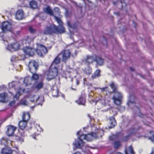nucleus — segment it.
I'll return each mask as SVG.
<instances>
[{"instance_id": "f257e3e1", "label": "nucleus", "mask_w": 154, "mask_h": 154, "mask_svg": "<svg viewBox=\"0 0 154 154\" xmlns=\"http://www.w3.org/2000/svg\"><path fill=\"white\" fill-rule=\"evenodd\" d=\"M91 128V132L87 134L82 132L81 130L77 132L76 135L77 138L75 139V142L73 143V145L75 147V148H73L74 150L76 148L82 149V148L85 145L84 140L91 141L93 138H101L103 135V131L102 129L97 128L96 125H93Z\"/></svg>"}, {"instance_id": "f03ea898", "label": "nucleus", "mask_w": 154, "mask_h": 154, "mask_svg": "<svg viewBox=\"0 0 154 154\" xmlns=\"http://www.w3.org/2000/svg\"><path fill=\"white\" fill-rule=\"evenodd\" d=\"M110 86L112 89V92L114 93V95L112 97L113 102L116 105L119 106L121 103L122 95L116 90V86L114 83H112Z\"/></svg>"}, {"instance_id": "7ed1b4c3", "label": "nucleus", "mask_w": 154, "mask_h": 154, "mask_svg": "<svg viewBox=\"0 0 154 154\" xmlns=\"http://www.w3.org/2000/svg\"><path fill=\"white\" fill-rule=\"evenodd\" d=\"M64 29L62 27H60L59 29H58V27L53 25L49 26H47L43 32L45 34H51L53 33H63Z\"/></svg>"}, {"instance_id": "20e7f679", "label": "nucleus", "mask_w": 154, "mask_h": 154, "mask_svg": "<svg viewBox=\"0 0 154 154\" xmlns=\"http://www.w3.org/2000/svg\"><path fill=\"white\" fill-rule=\"evenodd\" d=\"M34 126V128L33 129L34 134H32L31 136L35 139H36L35 137L39 135L40 133L42 131V128L40 127L39 125L37 124H35L34 122H32L29 124L27 126L28 128V129L31 128V127Z\"/></svg>"}, {"instance_id": "39448f33", "label": "nucleus", "mask_w": 154, "mask_h": 154, "mask_svg": "<svg viewBox=\"0 0 154 154\" xmlns=\"http://www.w3.org/2000/svg\"><path fill=\"white\" fill-rule=\"evenodd\" d=\"M17 84L16 82H14L11 83H9L8 84L9 88H13L15 90L16 93V94L13 97L14 99H16L17 100L21 94L24 92V89L22 88H19L18 89H16V86Z\"/></svg>"}, {"instance_id": "423d86ee", "label": "nucleus", "mask_w": 154, "mask_h": 154, "mask_svg": "<svg viewBox=\"0 0 154 154\" xmlns=\"http://www.w3.org/2000/svg\"><path fill=\"white\" fill-rule=\"evenodd\" d=\"M122 135V133H119L115 134L112 135L109 137L110 140H115L113 144L115 149L119 148L121 146V144L120 142L117 140L121 139V137Z\"/></svg>"}, {"instance_id": "0eeeda50", "label": "nucleus", "mask_w": 154, "mask_h": 154, "mask_svg": "<svg viewBox=\"0 0 154 154\" xmlns=\"http://www.w3.org/2000/svg\"><path fill=\"white\" fill-rule=\"evenodd\" d=\"M58 73V69L57 67H52L51 66L49 69L47 73V79L49 81L54 78L56 77Z\"/></svg>"}, {"instance_id": "6e6552de", "label": "nucleus", "mask_w": 154, "mask_h": 154, "mask_svg": "<svg viewBox=\"0 0 154 154\" xmlns=\"http://www.w3.org/2000/svg\"><path fill=\"white\" fill-rule=\"evenodd\" d=\"M11 26V24L8 21L4 22L2 24V28L0 27V37H2L4 32L7 31H10Z\"/></svg>"}, {"instance_id": "1a4fd4ad", "label": "nucleus", "mask_w": 154, "mask_h": 154, "mask_svg": "<svg viewBox=\"0 0 154 154\" xmlns=\"http://www.w3.org/2000/svg\"><path fill=\"white\" fill-rule=\"evenodd\" d=\"M36 52L41 57H43L48 53L47 48L42 44H36Z\"/></svg>"}, {"instance_id": "9d476101", "label": "nucleus", "mask_w": 154, "mask_h": 154, "mask_svg": "<svg viewBox=\"0 0 154 154\" xmlns=\"http://www.w3.org/2000/svg\"><path fill=\"white\" fill-rule=\"evenodd\" d=\"M31 102L36 103L38 105H42V103L44 101V97L42 96L39 97L38 95H33L30 97Z\"/></svg>"}, {"instance_id": "9b49d317", "label": "nucleus", "mask_w": 154, "mask_h": 154, "mask_svg": "<svg viewBox=\"0 0 154 154\" xmlns=\"http://www.w3.org/2000/svg\"><path fill=\"white\" fill-rule=\"evenodd\" d=\"M43 85L42 81H36L32 87L31 91L35 92H38L43 88Z\"/></svg>"}, {"instance_id": "f8f14e48", "label": "nucleus", "mask_w": 154, "mask_h": 154, "mask_svg": "<svg viewBox=\"0 0 154 154\" xmlns=\"http://www.w3.org/2000/svg\"><path fill=\"white\" fill-rule=\"evenodd\" d=\"M141 128V127L138 126L137 125H135L134 127L132 128L128 131V133L129 134L123 138L122 140L124 141L127 140L129 138L130 135H132L135 133L137 132Z\"/></svg>"}, {"instance_id": "ddd939ff", "label": "nucleus", "mask_w": 154, "mask_h": 154, "mask_svg": "<svg viewBox=\"0 0 154 154\" xmlns=\"http://www.w3.org/2000/svg\"><path fill=\"white\" fill-rule=\"evenodd\" d=\"M38 66L37 63L33 60L30 61L28 66L29 71L31 73L36 72Z\"/></svg>"}, {"instance_id": "4468645a", "label": "nucleus", "mask_w": 154, "mask_h": 154, "mask_svg": "<svg viewBox=\"0 0 154 154\" xmlns=\"http://www.w3.org/2000/svg\"><path fill=\"white\" fill-rule=\"evenodd\" d=\"M111 98L109 97V94H106L103 97H102L99 99L97 102L101 103L103 106L109 105L108 102L109 101Z\"/></svg>"}, {"instance_id": "2eb2a0df", "label": "nucleus", "mask_w": 154, "mask_h": 154, "mask_svg": "<svg viewBox=\"0 0 154 154\" xmlns=\"http://www.w3.org/2000/svg\"><path fill=\"white\" fill-rule=\"evenodd\" d=\"M71 54L70 51L69 50H65L63 51L59 54L62 55V59L63 62H66L69 58Z\"/></svg>"}, {"instance_id": "dca6fc26", "label": "nucleus", "mask_w": 154, "mask_h": 154, "mask_svg": "<svg viewBox=\"0 0 154 154\" xmlns=\"http://www.w3.org/2000/svg\"><path fill=\"white\" fill-rule=\"evenodd\" d=\"M7 127V131H6V134L9 137L12 136L16 130V128L11 125L8 126Z\"/></svg>"}, {"instance_id": "f3484780", "label": "nucleus", "mask_w": 154, "mask_h": 154, "mask_svg": "<svg viewBox=\"0 0 154 154\" xmlns=\"http://www.w3.org/2000/svg\"><path fill=\"white\" fill-rule=\"evenodd\" d=\"M17 151L14 150H12L11 148L8 146L5 148H2L1 151V153L2 154H15Z\"/></svg>"}, {"instance_id": "a211bd4d", "label": "nucleus", "mask_w": 154, "mask_h": 154, "mask_svg": "<svg viewBox=\"0 0 154 154\" xmlns=\"http://www.w3.org/2000/svg\"><path fill=\"white\" fill-rule=\"evenodd\" d=\"M23 50L26 55L32 56L34 54V50L32 48L26 47L24 48Z\"/></svg>"}, {"instance_id": "6ab92c4d", "label": "nucleus", "mask_w": 154, "mask_h": 154, "mask_svg": "<svg viewBox=\"0 0 154 154\" xmlns=\"http://www.w3.org/2000/svg\"><path fill=\"white\" fill-rule=\"evenodd\" d=\"M19 48V45L17 42L8 45L7 49L10 51H12L18 50Z\"/></svg>"}, {"instance_id": "aec40b11", "label": "nucleus", "mask_w": 154, "mask_h": 154, "mask_svg": "<svg viewBox=\"0 0 154 154\" xmlns=\"http://www.w3.org/2000/svg\"><path fill=\"white\" fill-rule=\"evenodd\" d=\"M22 81L23 83L26 86H28L32 84V78L29 77H27L24 79L22 78L21 79L19 80V82Z\"/></svg>"}, {"instance_id": "412c9836", "label": "nucleus", "mask_w": 154, "mask_h": 154, "mask_svg": "<svg viewBox=\"0 0 154 154\" xmlns=\"http://www.w3.org/2000/svg\"><path fill=\"white\" fill-rule=\"evenodd\" d=\"M23 4L24 2L25 3L26 2H28L29 3L30 6L31 8L32 9L36 8L37 7V3L34 0L29 2V0H19Z\"/></svg>"}, {"instance_id": "4be33fe9", "label": "nucleus", "mask_w": 154, "mask_h": 154, "mask_svg": "<svg viewBox=\"0 0 154 154\" xmlns=\"http://www.w3.org/2000/svg\"><path fill=\"white\" fill-rule=\"evenodd\" d=\"M75 102L79 105H84L85 103V95L82 94L79 97V99Z\"/></svg>"}, {"instance_id": "5701e85b", "label": "nucleus", "mask_w": 154, "mask_h": 154, "mask_svg": "<svg viewBox=\"0 0 154 154\" xmlns=\"http://www.w3.org/2000/svg\"><path fill=\"white\" fill-rule=\"evenodd\" d=\"M96 56L95 55L87 56V58L85 59V62L88 64L92 63L95 61Z\"/></svg>"}, {"instance_id": "b1692460", "label": "nucleus", "mask_w": 154, "mask_h": 154, "mask_svg": "<svg viewBox=\"0 0 154 154\" xmlns=\"http://www.w3.org/2000/svg\"><path fill=\"white\" fill-rule=\"evenodd\" d=\"M60 55L59 54L56 58L54 59L53 62L51 64V68L52 67H57L56 65L58 64L60 62V58L59 57Z\"/></svg>"}, {"instance_id": "393cba45", "label": "nucleus", "mask_w": 154, "mask_h": 154, "mask_svg": "<svg viewBox=\"0 0 154 154\" xmlns=\"http://www.w3.org/2000/svg\"><path fill=\"white\" fill-rule=\"evenodd\" d=\"M23 17V10H20L18 11L16 14V18L18 20H21Z\"/></svg>"}, {"instance_id": "a878e982", "label": "nucleus", "mask_w": 154, "mask_h": 154, "mask_svg": "<svg viewBox=\"0 0 154 154\" xmlns=\"http://www.w3.org/2000/svg\"><path fill=\"white\" fill-rule=\"evenodd\" d=\"M125 154H135L131 146L126 147L125 150Z\"/></svg>"}, {"instance_id": "bb28decb", "label": "nucleus", "mask_w": 154, "mask_h": 154, "mask_svg": "<svg viewBox=\"0 0 154 154\" xmlns=\"http://www.w3.org/2000/svg\"><path fill=\"white\" fill-rule=\"evenodd\" d=\"M55 19L56 21L57 22L58 24H59V26L58 27V29H59L60 27H62L64 29L63 33L65 32V29L64 28L63 26V23L61 20L59 18H58L56 16H54Z\"/></svg>"}, {"instance_id": "cd10ccee", "label": "nucleus", "mask_w": 154, "mask_h": 154, "mask_svg": "<svg viewBox=\"0 0 154 154\" xmlns=\"http://www.w3.org/2000/svg\"><path fill=\"white\" fill-rule=\"evenodd\" d=\"M30 115L28 112H23V115L22 117V119L23 120L27 122L29 119Z\"/></svg>"}, {"instance_id": "c85d7f7f", "label": "nucleus", "mask_w": 154, "mask_h": 154, "mask_svg": "<svg viewBox=\"0 0 154 154\" xmlns=\"http://www.w3.org/2000/svg\"><path fill=\"white\" fill-rule=\"evenodd\" d=\"M27 122L22 120L20 121L19 123V126L20 128L22 130H23L26 126Z\"/></svg>"}, {"instance_id": "c756f323", "label": "nucleus", "mask_w": 154, "mask_h": 154, "mask_svg": "<svg viewBox=\"0 0 154 154\" xmlns=\"http://www.w3.org/2000/svg\"><path fill=\"white\" fill-rule=\"evenodd\" d=\"M8 94L6 93L0 94V102H5V100L7 97Z\"/></svg>"}, {"instance_id": "7c9ffc66", "label": "nucleus", "mask_w": 154, "mask_h": 154, "mask_svg": "<svg viewBox=\"0 0 154 154\" xmlns=\"http://www.w3.org/2000/svg\"><path fill=\"white\" fill-rule=\"evenodd\" d=\"M54 89L52 91V94L53 97H57L59 95V90L56 87H53Z\"/></svg>"}, {"instance_id": "2f4dec72", "label": "nucleus", "mask_w": 154, "mask_h": 154, "mask_svg": "<svg viewBox=\"0 0 154 154\" xmlns=\"http://www.w3.org/2000/svg\"><path fill=\"white\" fill-rule=\"evenodd\" d=\"M109 123L110 124V126L109 127L110 128H112L116 124V120L113 117H111L109 118Z\"/></svg>"}, {"instance_id": "473e14b6", "label": "nucleus", "mask_w": 154, "mask_h": 154, "mask_svg": "<svg viewBox=\"0 0 154 154\" xmlns=\"http://www.w3.org/2000/svg\"><path fill=\"white\" fill-rule=\"evenodd\" d=\"M131 98H133L134 99V96H130L129 98L128 102L127 103V105H128V106L129 107H130L131 106L134 105L135 103L134 100L132 101L131 100Z\"/></svg>"}, {"instance_id": "72a5a7b5", "label": "nucleus", "mask_w": 154, "mask_h": 154, "mask_svg": "<svg viewBox=\"0 0 154 154\" xmlns=\"http://www.w3.org/2000/svg\"><path fill=\"white\" fill-rule=\"evenodd\" d=\"M95 61L97 62V64L100 66H101L102 65L103 63L104 60L101 57L96 56Z\"/></svg>"}, {"instance_id": "f704fd0d", "label": "nucleus", "mask_w": 154, "mask_h": 154, "mask_svg": "<svg viewBox=\"0 0 154 154\" xmlns=\"http://www.w3.org/2000/svg\"><path fill=\"white\" fill-rule=\"evenodd\" d=\"M10 140H8V138L6 137H3L1 140V143L2 145H4L5 147L7 146V144L8 141Z\"/></svg>"}, {"instance_id": "c9c22d12", "label": "nucleus", "mask_w": 154, "mask_h": 154, "mask_svg": "<svg viewBox=\"0 0 154 154\" xmlns=\"http://www.w3.org/2000/svg\"><path fill=\"white\" fill-rule=\"evenodd\" d=\"M45 12L50 15L54 16L53 13L49 7H48L44 9Z\"/></svg>"}, {"instance_id": "e433bc0d", "label": "nucleus", "mask_w": 154, "mask_h": 154, "mask_svg": "<svg viewBox=\"0 0 154 154\" xmlns=\"http://www.w3.org/2000/svg\"><path fill=\"white\" fill-rule=\"evenodd\" d=\"M100 70H97L94 72V74L92 75L91 78L93 79H94L97 77L100 76Z\"/></svg>"}, {"instance_id": "4c0bfd02", "label": "nucleus", "mask_w": 154, "mask_h": 154, "mask_svg": "<svg viewBox=\"0 0 154 154\" xmlns=\"http://www.w3.org/2000/svg\"><path fill=\"white\" fill-rule=\"evenodd\" d=\"M35 72H33V73H32L33 75L32 76V79L36 80L38 78L39 76L38 74L34 73Z\"/></svg>"}, {"instance_id": "58836bf2", "label": "nucleus", "mask_w": 154, "mask_h": 154, "mask_svg": "<svg viewBox=\"0 0 154 154\" xmlns=\"http://www.w3.org/2000/svg\"><path fill=\"white\" fill-rule=\"evenodd\" d=\"M67 24L68 26L71 28L75 29L77 27V26L75 24H71L69 21H68Z\"/></svg>"}, {"instance_id": "ea45409f", "label": "nucleus", "mask_w": 154, "mask_h": 154, "mask_svg": "<svg viewBox=\"0 0 154 154\" xmlns=\"http://www.w3.org/2000/svg\"><path fill=\"white\" fill-rule=\"evenodd\" d=\"M85 72L87 74H90L92 72V69L89 67H88L87 69H85Z\"/></svg>"}, {"instance_id": "a19ab883", "label": "nucleus", "mask_w": 154, "mask_h": 154, "mask_svg": "<svg viewBox=\"0 0 154 154\" xmlns=\"http://www.w3.org/2000/svg\"><path fill=\"white\" fill-rule=\"evenodd\" d=\"M20 103L22 105L26 106L27 105L26 100L25 98H24L21 100Z\"/></svg>"}, {"instance_id": "79ce46f5", "label": "nucleus", "mask_w": 154, "mask_h": 154, "mask_svg": "<svg viewBox=\"0 0 154 154\" xmlns=\"http://www.w3.org/2000/svg\"><path fill=\"white\" fill-rule=\"evenodd\" d=\"M100 89L101 90V91L102 92L106 91V92L107 91L109 94L112 93L111 91L109 92L108 91L107 87L100 88Z\"/></svg>"}, {"instance_id": "37998d69", "label": "nucleus", "mask_w": 154, "mask_h": 154, "mask_svg": "<svg viewBox=\"0 0 154 154\" xmlns=\"http://www.w3.org/2000/svg\"><path fill=\"white\" fill-rule=\"evenodd\" d=\"M15 139L17 140L20 141L22 142L23 141V138L22 136L21 137H20L18 136H16Z\"/></svg>"}, {"instance_id": "c03bdc74", "label": "nucleus", "mask_w": 154, "mask_h": 154, "mask_svg": "<svg viewBox=\"0 0 154 154\" xmlns=\"http://www.w3.org/2000/svg\"><path fill=\"white\" fill-rule=\"evenodd\" d=\"M29 30L31 33H34L35 32V30L32 27H29Z\"/></svg>"}, {"instance_id": "a18cd8bd", "label": "nucleus", "mask_w": 154, "mask_h": 154, "mask_svg": "<svg viewBox=\"0 0 154 154\" xmlns=\"http://www.w3.org/2000/svg\"><path fill=\"white\" fill-rule=\"evenodd\" d=\"M89 50L90 51H92V50H97L96 47L94 45V44H93L92 46H90L89 48Z\"/></svg>"}, {"instance_id": "49530a36", "label": "nucleus", "mask_w": 154, "mask_h": 154, "mask_svg": "<svg viewBox=\"0 0 154 154\" xmlns=\"http://www.w3.org/2000/svg\"><path fill=\"white\" fill-rule=\"evenodd\" d=\"M54 11L55 12H56L59 15L60 13V11L59 8H55L54 9Z\"/></svg>"}, {"instance_id": "de8ad7c7", "label": "nucleus", "mask_w": 154, "mask_h": 154, "mask_svg": "<svg viewBox=\"0 0 154 154\" xmlns=\"http://www.w3.org/2000/svg\"><path fill=\"white\" fill-rule=\"evenodd\" d=\"M33 39V38H32L30 36H28L26 41L28 42L29 43V41H32Z\"/></svg>"}, {"instance_id": "09e8293b", "label": "nucleus", "mask_w": 154, "mask_h": 154, "mask_svg": "<svg viewBox=\"0 0 154 154\" xmlns=\"http://www.w3.org/2000/svg\"><path fill=\"white\" fill-rule=\"evenodd\" d=\"M149 138L152 142H154V134L152 136L149 137Z\"/></svg>"}, {"instance_id": "8fccbe9b", "label": "nucleus", "mask_w": 154, "mask_h": 154, "mask_svg": "<svg viewBox=\"0 0 154 154\" xmlns=\"http://www.w3.org/2000/svg\"><path fill=\"white\" fill-rule=\"evenodd\" d=\"M15 101L14 100L13 101H11L9 104V105L11 106H13L15 103Z\"/></svg>"}, {"instance_id": "3c124183", "label": "nucleus", "mask_w": 154, "mask_h": 154, "mask_svg": "<svg viewBox=\"0 0 154 154\" xmlns=\"http://www.w3.org/2000/svg\"><path fill=\"white\" fill-rule=\"evenodd\" d=\"M102 44L103 45H107V40L105 38H104L103 39V42H102Z\"/></svg>"}, {"instance_id": "603ef678", "label": "nucleus", "mask_w": 154, "mask_h": 154, "mask_svg": "<svg viewBox=\"0 0 154 154\" xmlns=\"http://www.w3.org/2000/svg\"><path fill=\"white\" fill-rule=\"evenodd\" d=\"M88 116L90 118V120L91 121L94 120V118H93V117L91 116L89 114H88Z\"/></svg>"}, {"instance_id": "864d4df0", "label": "nucleus", "mask_w": 154, "mask_h": 154, "mask_svg": "<svg viewBox=\"0 0 154 154\" xmlns=\"http://www.w3.org/2000/svg\"><path fill=\"white\" fill-rule=\"evenodd\" d=\"M16 58V57L15 56H13L11 58V60L12 61H15V59Z\"/></svg>"}, {"instance_id": "5fc2aeb1", "label": "nucleus", "mask_w": 154, "mask_h": 154, "mask_svg": "<svg viewBox=\"0 0 154 154\" xmlns=\"http://www.w3.org/2000/svg\"><path fill=\"white\" fill-rule=\"evenodd\" d=\"M121 108L123 109L124 110H125V107H124L122 106H119V110H120V109H121Z\"/></svg>"}, {"instance_id": "6e6d98bb", "label": "nucleus", "mask_w": 154, "mask_h": 154, "mask_svg": "<svg viewBox=\"0 0 154 154\" xmlns=\"http://www.w3.org/2000/svg\"><path fill=\"white\" fill-rule=\"evenodd\" d=\"M73 154H82L81 153L79 152H77L74 153H73Z\"/></svg>"}, {"instance_id": "4d7b16f0", "label": "nucleus", "mask_w": 154, "mask_h": 154, "mask_svg": "<svg viewBox=\"0 0 154 154\" xmlns=\"http://www.w3.org/2000/svg\"><path fill=\"white\" fill-rule=\"evenodd\" d=\"M79 84V81L76 79V84L77 85H78Z\"/></svg>"}, {"instance_id": "13d9d810", "label": "nucleus", "mask_w": 154, "mask_h": 154, "mask_svg": "<svg viewBox=\"0 0 154 154\" xmlns=\"http://www.w3.org/2000/svg\"><path fill=\"white\" fill-rule=\"evenodd\" d=\"M69 78L70 79V81H72V76H71L70 75H69Z\"/></svg>"}, {"instance_id": "bf43d9fd", "label": "nucleus", "mask_w": 154, "mask_h": 154, "mask_svg": "<svg viewBox=\"0 0 154 154\" xmlns=\"http://www.w3.org/2000/svg\"><path fill=\"white\" fill-rule=\"evenodd\" d=\"M139 116H140L141 117H143V115H142V114H140V115H139Z\"/></svg>"}, {"instance_id": "052dcab7", "label": "nucleus", "mask_w": 154, "mask_h": 154, "mask_svg": "<svg viewBox=\"0 0 154 154\" xmlns=\"http://www.w3.org/2000/svg\"><path fill=\"white\" fill-rule=\"evenodd\" d=\"M130 69L131 71H134V69L131 67H130Z\"/></svg>"}, {"instance_id": "680f3d73", "label": "nucleus", "mask_w": 154, "mask_h": 154, "mask_svg": "<svg viewBox=\"0 0 154 154\" xmlns=\"http://www.w3.org/2000/svg\"><path fill=\"white\" fill-rule=\"evenodd\" d=\"M113 4H114V5H116L117 4V2H113Z\"/></svg>"}, {"instance_id": "e2e57ef3", "label": "nucleus", "mask_w": 154, "mask_h": 154, "mask_svg": "<svg viewBox=\"0 0 154 154\" xmlns=\"http://www.w3.org/2000/svg\"><path fill=\"white\" fill-rule=\"evenodd\" d=\"M124 0H121V3H123L122 1H124Z\"/></svg>"}, {"instance_id": "0e129e2a", "label": "nucleus", "mask_w": 154, "mask_h": 154, "mask_svg": "<svg viewBox=\"0 0 154 154\" xmlns=\"http://www.w3.org/2000/svg\"><path fill=\"white\" fill-rule=\"evenodd\" d=\"M116 154H122L120 152H118Z\"/></svg>"}, {"instance_id": "69168bd1", "label": "nucleus", "mask_w": 154, "mask_h": 154, "mask_svg": "<svg viewBox=\"0 0 154 154\" xmlns=\"http://www.w3.org/2000/svg\"><path fill=\"white\" fill-rule=\"evenodd\" d=\"M89 85L90 86H92V84L91 83L89 84Z\"/></svg>"}, {"instance_id": "338daca9", "label": "nucleus", "mask_w": 154, "mask_h": 154, "mask_svg": "<svg viewBox=\"0 0 154 154\" xmlns=\"http://www.w3.org/2000/svg\"><path fill=\"white\" fill-rule=\"evenodd\" d=\"M62 97H63L64 98V95H63H63H62Z\"/></svg>"}, {"instance_id": "774afa93", "label": "nucleus", "mask_w": 154, "mask_h": 154, "mask_svg": "<svg viewBox=\"0 0 154 154\" xmlns=\"http://www.w3.org/2000/svg\"><path fill=\"white\" fill-rule=\"evenodd\" d=\"M67 71H68L69 73L71 72V71H69V70H67Z\"/></svg>"}]
</instances>
